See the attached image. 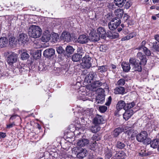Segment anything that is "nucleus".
<instances>
[{"label": "nucleus", "mask_w": 159, "mask_h": 159, "mask_svg": "<svg viewBox=\"0 0 159 159\" xmlns=\"http://www.w3.org/2000/svg\"><path fill=\"white\" fill-rule=\"evenodd\" d=\"M137 59L133 57H131L129 60V62L131 66L132 71H142V68L141 65H145L147 61L146 57L141 52H139L137 55Z\"/></svg>", "instance_id": "obj_1"}, {"label": "nucleus", "mask_w": 159, "mask_h": 159, "mask_svg": "<svg viewBox=\"0 0 159 159\" xmlns=\"http://www.w3.org/2000/svg\"><path fill=\"white\" fill-rule=\"evenodd\" d=\"M28 34L30 37L37 38L41 36L42 30L38 26L32 25L30 26L28 29Z\"/></svg>", "instance_id": "obj_2"}, {"label": "nucleus", "mask_w": 159, "mask_h": 159, "mask_svg": "<svg viewBox=\"0 0 159 159\" xmlns=\"http://www.w3.org/2000/svg\"><path fill=\"white\" fill-rule=\"evenodd\" d=\"M91 58L88 54H86L82 59V62L81 66L82 68H89L91 66Z\"/></svg>", "instance_id": "obj_3"}, {"label": "nucleus", "mask_w": 159, "mask_h": 159, "mask_svg": "<svg viewBox=\"0 0 159 159\" xmlns=\"http://www.w3.org/2000/svg\"><path fill=\"white\" fill-rule=\"evenodd\" d=\"M121 23V20L119 18H113L108 23L109 29L111 30H115Z\"/></svg>", "instance_id": "obj_4"}, {"label": "nucleus", "mask_w": 159, "mask_h": 159, "mask_svg": "<svg viewBox=\"0 0 159 159\" xmlns=\"http://www.w3.org/2000/svg\"><path fill=\"white\" fill-rule=\"evenodd\" d=\"M148 134L146 131H143L138 134L136 136V139L138 142H143L144 144H147V140Z\"/></svg>", "instance_id": "obj_5"}, {"label": "nucleus", "mask_w": 159, "mask_h": 159, "mask_svg": "<svg viewBox=\"0 0 159 159\" xmlns=\"http://www.w3.org/2000/svg\"><path fill=\"white\" fill-rule=\"evenodd\" d=\"M18 55L16 53H12L10 54L8 56L7 60L8 64L12 65L16 63L17 61Z\"/></svg>", "instance_id": "obj_6"}, {"label": "nucleus", "mask_w": 159, "mask_h": 159, "mask_svg": "<svg viewBox=\"0 0 159 159\" xmlns=\"http://www.w3.org/2000/svg\"><path fill=\"white\" fill-rule=\"evenodd\" d=\"M102 84V83L100 80H97L93 81L91 84L87 86L88 89L90 90L93 91L94 89L99 87Z\"/></svg>", "instance_id": "obj_7"}, {"label": "nucleus", "mask_w": 159, "mask_h": 159, "mask_svg": "<svg viewBox=\"0 0 159 159\" xmlns=\"http://www.w3.org/2000/svg\"><path fill=\"white\" fill-rule=\"evenodd\" d=\"M99 36L96 31H91L89 34V40L91 41L97 42L100 39Z\"/></svg>", "instance_id": "obj_8"}, {"label": "nucleus", "mask_w": 159, "mask_h": 159, "mask_svg": "<svg viewBox=\"0 0 159 159\" xmlns=\"http://www.w3.org/2000/svg\"><path fill=\"white\" fill-rule=\"evenodd\" d=\"M147 141V144H150L151 146L153 148H158L159 145V139H156L151 141L150 139H148Z\"/></svg>", "instance_id": "obj_9"}, {"label": "nucleus", "mask_w": 159, "mask_h": 159, "mask_svg": "<svg viewBox=\"0 0 159 159\" xmlns=\"http://www.w3.org/2000/svg\"><path fill=\"white\" fill-rule=\"evenodd\" d=\"M55 54V50L52 48L47 49L43 52V54L45 57L48 58L51 57Z\"/></svg>", "instance_id": "obj_10"}, {"label": "nucleus", "mask_w": 159, "mask_h": 159, "mask_svg": "<svg viewBox=\"0 0 159 159\" xmlns=\"http://www.w3.org/2000/svg\"><path fill=\"white\" fill-rule=\"evenodd\" d=\"M61 39L65 42H69L71 40V38L70 34L66 32H63L61 34Z\"/></svg>", "instance_id": "obj_11"}, {"label": "nucleus", "mask_w": 159, "mask_h": 159, "mask_svg": "<svg viewBox=\"0 0 159 159\" xmlns=\"http://www.w3.org/2000/svg\"><path fill=\"white\" fill-rule=\"evenodd\" d=\"M18 41L22 43H26L28 40V36L26 34L22 33L18 37Z\"/></svg>", "instance_id": "obj_12"}, {"label": "nucleus", "mask_w": 159, "mask_h": 159, "mask_svg": "<svg viewBox=\"0 0 159 159\" xmlns=\"http://www.w3.org/2000/svg\"><path fill=\"white\" fill-rule=\"evenodd\" d=\"M89 41V37L84 34L80 35L77 39L78 42L81 44L86 43Z\"/></svg>", "instance_id": "obj_13"}, {"label": "nucleus", "mask_w": 159, "mask_h": 159, "mask_svg": "<svg viewBox=\"0 0 159 159\" xmlns=\"http://www.w3.org/2000/svg\"><path fill=\"white\" fill-rule=\"evenodd\" d=\"M97 34L99 36V38H104L106 37V32L105 29L103 27H100L97 29Z\"/></svg>", "instance_id": "obj_14"}, {"label": "nucleus", "mask_w": 159, "mask_h": 159, "mask_svg": "<svg viewBox=\"0 0 159 159\" xmlns=\"http://www.w3.org/2000/svg\"><path fill=\"white\" fill-rule=\"evenodd\" d=\"M96 75V73L92 72L89 73L85 77L84 79V81L87 83H91V80H93L95 76Z\"/></svg>", "instance_id": "obj_15"}, {"label": "nucleus", "mask_w": 159, "mask_h": 159, "mask_svg": "<svg viewBox=\"0 0 159 159\" xmlns=\"http://www.w3.org/2000/svg\"><path fill=\"white\" fill-rule=\"evenodd\" d=\"M115 152L116 153L112 157L114 159H124L125 158V154L124 152L121 151L117 152L116 151H115Z\"/></svg>", "instance_id": "obj_16"}, {"label": "nucleus", "mask_w": 159, "mask_h": 159, "mask_svg": "<svg viewBox=\"0 0 159 159\" xmlns=\"http://www.w3.org/2000/svg\"><path fill=\"white\" fill-rule=\"evenodd\" d=\"M89 142V140L87 139H82L79 140L77 143V146L80 147H84L87 145Z\"/></svg>", "instance_id": "obj_17"}, {"label": "nucleus", "mask_w": 159, "mask_h": 159, "mask_svg": "<svg viewBox=\"0 0 159 159\" xmlns=\"http://www.w3.org/2000/svg\"><path fill=\"white\" fill-rule=\"evenodd\" d=\"M103 121L104 120L101 116L97 115L93 119V123L96 125L102 123Z\"/></svg>", "instance_id": "obj_18"}, {"label": "nucleus", "mask_w": 159, "mask_h": 159, "mask_svg": "<svg viewBox=\"0 0 159 159\" xmlns=\"http://www.w3.org/2000/svg\"><path fill=\"white\" fill-rule=\"evenodd\" d=\"M125 111V112L123 114V118L125 120H127L133 114V111L132 110Z\"/></svg>", "instance_id": "obj_19"}, {"label": "nucleus", "mask_w": 159, "mask_h": 159, "mask_svg": "<svg viewBox=\"0 0 159 159\" xmlns=\"http://www.w3.org/2000/svg\"><path fill=\"white\" fill-rule=\"evenodd\" d=\"M51 35L49 32H45L42 37L41 40L43 42H47L50 39Z\"/></svg>", "instance_id": "obj_20"}, {"label": "nucleus", "mask_w": 159, "mask_h": 159, "mask_svg": "<svg viewBox=\"0 0 159 159\" xmlns=\"http://www.w3.org/2000/svg\"><path fill=\"white\" fill-rule=\"evenodd\" d=\"M8 42V39L6 38L3 37L0 38V48L6 47L7 45Z\"/></svg>", "instance_id": "obj_21"}, {"label": "nucleus", "mask_w": 159, "mask_h": 159, "mask_svg": "<svg viewBox=\"0 0 159 159\" xmlns=\"http://www.w3.org/2000/svg\"><path fill=\"white\" fill-rule=\"evenodd\" d=\"M83 55L82 53L75 54L73 55L72 60L74 61L78 62L82 58Z\"/></svg>", "instance_id": "obj_22"}, {"label": "nucleus", "mask_w": 159, "mask_h": 159, "mask_svg": "<svg viewBox=\"0 0 159 159\" xmlns=\"http://www.w3.org/2000/svg\"><path fill=\"white\" fill-rule=\"evenodd\" d=\"M87 150L85 149H82L80 152L77 153V157L79 158H83L87 155Z\"/></svg>", "instance_id": "obj_23"}, {"label": "nucleus", "mask_w": 159, "mask_h": 159, "mask_svg": "<svg viewBox=\"0 0 159 159\" xmlns=\"http://www.w3.org/2000/svg\"><path fill=\"white\" fill-rule=\"evenodd\" d=\"M125 102L123 101H120L118 102L116 105V109L118 111L124 109L125 110Z\"/></svg>", "instance_id": "obj_24"}, {"label": "nucleus", "mask_w": 159, "mask_h": 159, "mask_svg": "<svg viewBox=\"0 0 159 159\" xmlns=\"http://www.w3.org/2000/svg\"><path fill=\"white\" fill-rule=\"evenodd\" d=\"M121 66L123 71L125 72H128L131 69V67L129 63L123 62L121 64Z\"/></svg>", "instance_id": "obj_25"}, {"label": "nucleus", "mask_w": 159, "mask_h": 159, "mask_svg": "<svg viewBox=\"0 0 159 159\" xmlns=\"http://www.w3.org/2000/svg\"><path fill=\"white\" fill-rule=\"evenodd\" d=\"M125 92V89L122 87H116L114 90V93L116 94H123Z\"/></svg>", "instance_id": "obj_26"}, {"label": "nucleus", "mask_w": 159, "mask_h": 159, "mask_svg": "<svg viewBox=\"0 0 159 159\" xmlns=\"http://www.w3.org/2000/svg\"><path fill=\"white\" fill-rule=\"evenodd\" d=\"M115 5L119 7H122L125 4V0H114Z\"/></svg>", "instance_id": "obj_27"}, {"label": "nucleus", "mask_w": 159, "mask_h": 159, "mask_svg": "<svg viewBox=\"0 0 159 159\" xmlns=\"http://www.w3.org/2000/svg\"><path fill=\"white\" fill-rule=\"evenodd\" d=\"M124 129L121 128L116 129L113 132V135L114 137H117L119 134L123 131Z\"/></svg>", "instance_id": "obj_28"}, {"label": "nucleus", "mask_w": 159, "mask_h": 159, "mask_svg": "<svg viewBox=\"0 0 159 159\" xmlns=\"http://www.w3.org/2000/svg\"><path fill=\"white\" fill-rule=\"evenodd\" d=\"M112 152L113 153H114L113 151V149L110 150L109 149H107L105 153V159H110L111 158L112 155Z\"/></svg>", "instance_id": "obj_29"}, {"label": "nucleus", "mask_w": 159, "mask_h": 159, "mask_svg": "<svg viewBox=\"0 0 159 159\" xmlns=\"http://www.w3.org/2000/svg\"><path fill=\"white\" fill-rule=\"evenodd\" d=\"M135 36V33H131L128 34L126 36H125V37H124L123 38H122L121 39V40L122 41H125L126 40H129V39L133 38Z\"/></svg>", "instance_id": "obj_30"}, {"label": "nucleus", "mask_w": 159, "mask_h": 159, "mask_svg": "<svg viewBox=\"0 0 159 159\" xmlns=\"http://www.w3.org/2000/svg\"><path fill=\"white\" fill-rule=\"evenodd\" d=\"M100 129V128L95 125L90 128V130L93 133H96Z\"/></svg>", "instance_id": "obj_31"}, {"label": "nucleus", "mask_w": 159, "mask_h": 159, "mask_svg": "<svg viewBox=\"0 0 159 159\" xmlns=\"http://www.w3.org/2000/svg\"><path fill=\"white\" fill-rule=\"evenodd\" d=\"M75 49L71 46H67L66 48V51L67 53L69 55L74 52Z\"/></svg>", "instance_id": "obj_32"}, {"label": "nucleus", "mask_w": 159, "mask_h": 159, "mask_svg": "<svg viewBox=\"0 0 159 159\" xmlns=\"http://www.w3.org/2000/svg\"><path fill=\"white\" fill-rule=\"evenodd\" d=\"M123 14V11L122 9L119 8L116 10V14L119 18H121Z\"/></svg>", "instance_id": "obj_33"}, {"label": "nucleus", "mask_w": 159, "mask_h": 159, "mask_svg": "<svg viewBox=\"0 0 159 159\" xmlns=\"http://www.w3.org/2000/svg\"><path fill=\"white\" fill-rule=\"evenodd\" d=\"M125 146V145L124 143L120 141H118L116 144L117 148L120 149H123Z\"/></svg>", "instance_id": "obj_34"}, {"label": "nucleus", "mask_w": 159, "mask_h": 159, "mask_svg": "<svg viewBox=\"0 0 159 159\" xmlns=\"http://www.w3.org/2000/svg\"><path fill=\"white\" fill-rule=\"evenodd\" d=\"M30 57V55L26 52H23L21 54V58L23 60H25L28 59Z\"/></svg>", "instance_id": "obj_35"}, {"label": "nucleus", "mask_w": 159, "mask_h": 159, "mask_svg": "<svg viewBox=\"0 0 159 159\" xmlns=\"http://www.w3.org/2000/svg\"><path fill=\"white\" fill-rule=\"evenodd\" d=\"M107 67L106 66H99L98 68V70L99 71L103 73L105 72L107 70Z\"/></svg>", "instance_id": "obj_36"}, {"label": "nucleus", "mask_w": 159, "mask_h": 159, "mask_svg": "<svg viewBox=\"0 0 159 159\" xmlns=\"http://www.w3.org/2000/svg\"><path fill=\"white\" fill-rule=\"evenodd\" d=\"M143 50V51L146 55L147 56H149L151 54V52L146 47H143V48L142 49Z\"/></svg>", "instance_id": "obj_37"}, {"label": "nucleus", "mask_w": 159, "mask_h": 159, "mask_svg": "<svg viewBox=\"0 0 159 159\" xmlns=\"http://www.w3.org/2000/svg\"><path fill=\"white\" fill-rule=\"evenodd\" d=\"M125 83V80L123 79H121L117 82V85L119 86H123Z\"/></svg>", "instance_id": "obj_38"}, {"label": "nucleus", "mask_w": 159, "mask_h": 159, "mask_svg": "<svg viewBox=\"0 0 159 159\" xmlns=\"http://www.w3.org/2000/svg\"><path fill=\"white\" fill-rule=\"evenodd\" d=\"M152 48L157 51H159V44H158L157 42L153 43Z\"/></svg>", "instance_id": "obj_39"}, {"label": "nucleus", "mask_w": 159, "mask_h": 159, "mask_svg": "<svg viewBox=\"0 0 159 159\" xmlns=\"http://www.w3.org/2000/svg\"><path fill=\"white\" fill-rule=\"evenodd\" d=\"M134 133L133 130L132 129H131L127 130L126 132V134H127L130 137H132L133 136V134Z\"/></svg>", "instance_id": "obj_40"}, {"label": "nucleus", "mask_w": 159, "mask_h": 159, "mask_svg": "<svg viewBox=\"0 0 159 159\" xmlns=\"http://www.w3.org/2000/svg\"><path fill=\"white\" fill-rule=\"evenodd\" d=\"M108 49L107 46L106 45H102L100 47V50L101 52H105Z\"/></svg>", "instance_id": "obj_41"}, {"label": "nucleus", "mask_w": 159, "mask_h": 159, "mask_svg": "<svg viewBox=\"0 0 159 159\" xmlns=\"http://www.w3.org/2000/svg\"><path fill=\"white\" fill-rule=\"evenodd\" d=\"M34 47L36 48H40L42 47V46L41 45L40 43L39 42L36 41L34 42L33 45Z\"/></svg>", "instance_id": "obj_42"}, {"label": "nucleus", "mask_w": 159, "mask_h": 159, "mask_svg": "<svg viewBox=\"0 0 159 159\" xmlns=\"http://www.w3.org/2000/svg\"><path fill=\"white\" fill-rule=\"evenodd\" d=\"M56 50L57 52L59 54H61L64 51L62 47L61 46L57 47Z\"/></svg>", "instance_id": "obj_43"}, {"label": "nucleus", "mask_w": 159, "mask_h": 159, "mask_svg": "<svg viewBox=\"0 0 159 159\" xmlns=\"http://www.w3.org/2000/svg\"><path fill=\"white\" fill-rule=\"evenodd\" d=\"M146 41L144 40L142 41L140 45L137 48V49L139 50H141V49L143 48V47H146L144 46L146 44Z\"/></svg>", "instance_id": "obj_44"}, {"label": "nucleus", "mask_w": 159, "mask_h": 159, "mask_svg": "<svg viewBox=\"0 0 159 159\" xmlns=\"http://www.w3.org/2000/svg\"><path fill=\"white\" fill-rule=\"evenodd\" d=\"M107 109V107L105 106H102L99 107L100 111L102 113L104 112Z\"/></svg>", "instance_id": "obj_45"}, {"label": "nucleus", "mask_w": 159, "mask_h": 159, "mask_svg": "<svg viewBox=\"0 0 159 159\" xmlns=\"http://www.w3.org/2000/svg\"><path fill=\"white\" fill-rule=\"evenodd\" d=\"M15 40V38L14 37H11L9 39V42L10 44H14V41Z\"/></svg>", "instance_id": "obj_46"}, {"label": "nucleus", "mask_w": 159, "mask_h": 159, "mask_svg": "<svg viewBox=\"0 0 159 159\" xmlns=\"http://www.w3.org/2000/svg\"><path fill=\"white\" fill-rule=\"evenodd\" d=\"M111 96H110L108 98V100L107 101V102L105 103V105L107 106H109L111 102Z\"/></svg>", "instance_id": "obj_47"}, {"label": "nucleus", "mask_w": 159, "mask_h": 159, "mask_svg": "<svg viewBox=\"0 0 159 159\" xmlns=\"http://www.w3.org/2000/svg\"><path fill=\"white\" fill-rule=\"evenodd\" d=\"M132 108V107H131L130 103L125 104V110H129V109Z\"/></svg>", "instance_id": "obj_48"}, {"label": "nucleus", "mask_w": 159, "mask_h": 159, "mask_svg": "<svg viewBox=\"0 0 159 159\" xmlns=\"http://www.w3.org/2000/svg\"><path fill=\"white\" fill-rule=\"evenodd\" d=\"M111 37L113 39L117 38L119 37V34L118 33H114L112 34Z\"/></svg>", "instance_id": "obj_49"}, {"label": "nucleus", "mask_w": 159, "mask_h": 159, "mask_svg": "<svg viewBox=\"0 0 159 159\" xmlns=\"http://www.w3.org/2000/svg\"><path fill=\"white\" fill-rule=\"evenodd\" d=\"M15 125V124L14 123H12L10 124L7 125V128L10 129L12 128L13 126Z\"/></svg>", "instance_id": "obj_50"}, {"label": "nucleus", "mask_w": 159, "mask_h": 159, "mask_svg": "<svg viewBox=\"0 0 159 159\" xmlns=\"http://www.w3.org/2000/svg\"><path fill=\"white\" fill-rule=\"evenodd\" d=\"M6 136V133L0 132V138H4Z\"/></svg>", "instance_id": "obj_51"}, {"label": "nucleus", "mask_w": 159, "mask_h": 159, "mask_svg": "<svg viewBox=\"0 0 159 159\" xmlns=\"http://www.w3.org/2000/svg\"><path fill=\"white\" fill-rule=\"evenodd\" d=\"M129 18V16L126 14H125L124 15L123 18L125 20H127Z\"/></svg>", "instance_id": "obj_52"}, {"label": "nucleus", "mask_w": 159, "mask_h": 159, "mask_svg": "<svg viewBox=\"0 0 159 159\" xmlns=\"http://www.w3.org/2000/svg\"><path fill=\"white\" fill-rule=\"evenodd\" d=\"M130 4L129 2H127L126 3L125 6V8L128 9L130 7Z\"/></svg>", "instance_id": "obj_53"}, {"label": "nucleus", "mask_w": 159, "mask_h": 159, "mask_svg": "<svg viewBox=\"0 0 159 159\" xmlns=\"http://www.w3.org/2000/svg\"><path fill=\"white\" fill-rule=\"evenodd\" d=\"M18 116L17 115L12 116L10 118V120H13L15 119L16 117H18Z\"/></svg>", "instance_id": "obj_54"}, {"label": "nucleus", "mask_w": 159, "mask_h": 159, "mask_svg": "<svg viewBox=\"0 0 159 159\" xmlns=\"http://www.w3.org/2000/svg\"><path fill=\"white\" fill-rule=\"evenodd\" d=\"M155 39L159 42V35H156L155 36Z\"/></svg>", "instance_id": "obj_55"}, {"label": "nucleus", "mask_w": 159, "mask_h": 159, "mask_svg": "<svg viewBox=\"0 0 159 159\" xmlns=\"http://www.w3.org/2000/svg\"><path fill=\"white\" fill-rule=\"evenodd\" d=\"M36 52L38 53V56H40L41 55V50H37V51Z\"/></svg>", "instance_id": "obj_56"}, {"label": "nucleus", "mask_w": 159, "mask_h": 159, "mask_svg": "<svg viewBox=\"0 0 159 159\" xmlns=\"http://www.w3.org/2000/svg\"><path fill=\"white\" fill-rule=\"evenodd\" d=\"M111 66L112 69H115L116 68V66L113 64L111 65Z\"/></svg>", "instance_id": "obj_57"}, {"label": "nucleus", "mask_w": 159, "mask_h": 159, "mask_svg": "<svg viewBox=\"0 0 159 159\" xmlns=\"http://www.w3.org/2000/svg\"><path fill=\"white\" fill-rule=\"evenodd\" d=\"M130 104H131V107H132V108L135 105L134 103L133 102L130 103Z\"/></svg>", "instance_id": "obj_58"}, {"label": "nucleus", "mask_w": 159, "mask_h": 159, "mask_svg": "<svg viewBox=\"0 0 159 159\" xmlns=\"http://www.w3.org/2000/svg\"><path fill=\"white\" fill-rule=\"evenodd\" d=\"M152 1L154 3L159 2V0H152Z\"/></svg>", "instance_id": "obj_59"}, {"label": "nucleus", "mask_w": 159, "mask_h": 159, "mask_svg": "<svg viewBox=\"0 0 159 159\" xmlns=\"http://www.w3.org/2000/svg\"><path fill=\"white\" fill-rule=\"evenodd\" d=\"M152 18L154 20H156L157 19V17L156 16H152Z\"/></svg>", "instance_id": "obj_60"}, {"label": "nucleus", "mask_w": 159, "mask_h": 159, "mask_svg": "<svg viewBox=\"0 0 159 159\" xmlns=\"http://www.w3.org/2000/svg\"><path fill=\"white\" fill-rule=\"evenodd\" d=\"M117 30H118V32H120V31H121L122 30V29L121 28H118L117 29Z\"/></svg>", "instance_id": "obj_61"}, {"label": "nucleus", "mask_w": 159, "mask_h": 159, "mask_svg": "<svg viewBox=\"0 0 159 159\" xmlns=\"http://www.w3.org/2000/svg\"><path fill=\"white\" fill-rule=\"evenodd\" d=\"M97 159H103V158L102 157H98Z\"/></svg>", "instance_id": "obj_62"}, {"label": "nucleus", "mask_w": 159, "mask_h": 159, "mask_svg": "<svg viewBox=\"0 0 159 159\" xmlns=\"http://www.w3.org/2000/svg\"><path fill=\"white\" fill-rule=\"evenodd\" d=\"M156 16H157V17L159 18V14H157V15H156Z\"/></svg>", "instance_id": "obj_63"}, {"label": "nucleus", "mask_w": 159, "mask_h": 159, "mask_svg": "<svg viewBox=\"0 0 159 159\" xmlns=\"http://www.w3.org/2000/svg\"><path fill=\"white\" fill-rule=\"evenodd\" d=\"M144 1V2H147L149 0H143Z\"/></svg>", "instance_id": "obj_64"}]
</instances>
